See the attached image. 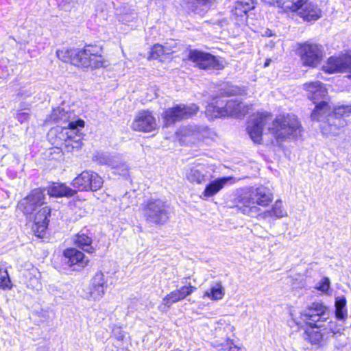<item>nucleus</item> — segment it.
<instances>
[{"instance_id":"nucleus-1","label":"nucleus","mask_w":351,"mask_h":351,"mask_svg":"<svg viewBox=\"0 0 351 351\" xmlns=\"http://www.w3.org/2000/svg\"><path fill=\"white\" fill-rule=\"evenodd\" d=\"M267 130L276 138H296L301 135L302 127L294 114H280L272 119L269 112L257 113L247 123V130L251 139L260 143L264 130Z\"/></svg>"},{"instance_id":"nucleus-2","label":"nucleus","mask_w":351,"mask_h":351,"mask_svg":"<svg viewBox=\"0 0 351 351\" xmlns=\"http://www.w3.org/2000/svg\"><path fill=\"white\" fill-rule=\"evenodd\" d=\"M273 196L269 190L261 186L242 190L237 197V202L242 205L241 209L244 214L253 216L258 211L256 204L267 206L271 202Z\"/></svg>"},{"instance_id":"nucleus-3","label":"nucleus","mask_w":351,"mask_h":351,"mask_svg":"<svg viewBox=\"0 0 351 351\" xmlns=\"http://www.w3.org/2000/svg\"><path fill=\"white\" fill-rule=\"evenodd\" d=\"M250 110V106L237 99L226 101L221 97H214L206 106L205 114L209 119L225 117H241Z\"/></svg>"},{"instance_id":"nucleus-4","label":"nucleus","mask_w":351,"mask_h":351,"mask_svg":"<svg viewBox=\"0 0 351 351\" xmlns=\"http://www.w3.org/2000/svg\"><path fill=\"white\" fill-rule=\"evenodd\" d=\"M267 5L282 9L284 12H297L304 21H316L321 17L322 11L307 0H263Z\"/></svg>"},{"instance_id":"nucleus-5","label":"nucleus","mask_w":351,"mask_h":351,"mask_svg":"<svg viewBox=\"0 0 351 351\" xmlns=\"http://www.w3.org/2000/svg\"><path fill=\"white\" fill-rule=\"evenodd\" d=\"M290 315L299 328H302L304 323L312 328H322L319 323L325 322L329 319L330 311L322 302H315L300 313V319L293 312L290 313Z\"/></svg>"},{"instance_id":"nucleus-6","label":"nucleus","mask_w":351,"mask_h":351,"mask_svg":"<svg viewBox=\"0 0 351 351\" xmlns=\"http://www.w3.org/2000/svg\"><path fill=\"white\" fill-rule=\"evenodd\" d=\"M142 213L146 221L153 224H163L169 219L165 203L160 199H150L142 208Z\"/></svg>"},{"instance_id":"nucleus-7","label":"nucleus","mask_w":351,"mask_h":351,"mask_svg":"<svg viewBox=\"0 0 351 351\" xmlns=\"http://www.w3.org/2000/svg\"><path fill=\"white\" fill-rule=\"evenodd\" d=\"M199 110V107L191 104L190 105L179 104L166 109L162 114L164 125L168 127L177 121L187 119L195 115Z\"/></svg>"},{"instance_id":"nucleus-8","label":"nucleus","mask_w":351,"mask_h":351,"mask_svg":"<svg viewBox=\"0 0 351 351\" xmlns=\"http://www.w3.org/2000/svg\"><path fill=\"white\" fill-rule=\"evenodd\" d=\"M189 60L193 62L196 66L202 69H223V62L209 53L198 50H190L188 55Z\"/></svg>"},{"instance_id":"nucleus-9","label":"nucleus","mask_w":351,"mask_h":351,"mask_svg":"<svg viewBox=\"0 0 351 351\" xmlns=\"http://www.w3.org/2000/svg\"><path fill=\"white\" fill-rule=\"evenodd\" d=\"M300 49L302 61L306 66L315 67L323 58L324 49L322 45L306 43Z\"/></svg>"},{"instance_id":"nucleus-10","label":"nucleus","mask_w":351,"mask_h":351,"mask_svg":"<svg viewBox=\"0 0 351 351\" xmlns=\"http://www.w3.org/2000/svg\"><path fill=\"white\" fill-rule=\"evenodd\" d=\"M44 198L45 194L41 189H34L19 202L18 208L31 218L34 212L44 204Z\"/></svg>"},{"instance_id":"nucleus-11","label":"nucleus","mask_w":351,"mask_h":351,"mask_svg":"<svg viewBox=\"0 0 351 351\" xmlns=\"http://www.w3.org/2000/svg\"><path fill=\"white\" fill-rule=\"evenodd\" d=\"M322 70L332 74L339 72L348 73L351 77V57L348 56H331L322 66Z\"/></svg>"},{"instance_id":"nucleus-12","label":"nucleus","mask_w":351,"mask_h":351,"mask_svg":"<svg viewBox=\"0 0 351 351\" xmlns=\"http://www.w3.org/2000/svg\"><path fill=\"white\" fill-rule=\"evenodd\" d=\"M131 128L138 132H152L157 128L156 120L151 112L143 110L136 114Z\"/></svg>"},{"instance_id":"nucleus-13","label":"nucleus","mask_w":351,"mask_h":351,"mask_svg":"<svg viewBox=\"0 0 351 351\" xmlns=\"http://www.w3.org/2000/svg\"><path fill=\"white\" fill-rule=\"evenodd\" d=\"M331 108L328 105V103L326 100L321 101L319 102L311 113V119L313 121H324L327 120V123L322 126L323 133L328 134H329L328 130H330V124H332L334 116L331 113ZM330 134H331L330 133Z\"/></svg>"},{"instance_id":"nucleus-14","label":"nucleus","mask_w":351,"mask_h":351,"mask_svg":"<svg viewBox=\"0 0 351 351\" xmlns=\"http://www.w3.org/2000/svg\"><path fill=\"white\" fill-rule=\"evenodd\" d=\"M210 170L214 171V167L212 165L199 164L190 168L186 174V177L191 183L202 184L213 178Z\"/></svg>"},{"instance_id":"nucleus-15","label":"nucleus","mask_w":351,"mask_h":351,"mask_svg":"<svg viewBox=\"0 0 351 351\" xmlns=\"http://www.w3.org/2000/svg\"><path fill=\"white\" fill-rule=\"evenodd\" d=\"M303 88L307 92V97L315 104L320 99L326 101L328 90L319 81L305 83L303 84Z\"/></svg>"},{"instance_id":"nucleus-16","label":"nucleus","mask_w":351,"mask_h":351,"mask_svg":"<svg viewBox=\"0 0 351 351\" xmlns=\"http://www.w3.org/2000/svg\"><path fill=\"white\" fill-rule=\"evenodd\" d=\"M51 209L48 206L41 208L34 217V224L32 230L35 234L38 237H43L48 226L49 217L50 216Z\"/></svg>"},{"instance_id":"nucleus-17","label":"nucleus","mask_w":351,"mask_h":351,"mask_svg":"<svg viewBox=\"0 0 351 351\" xmlns=\"http://www.w3.org/2000/svg\"><path fill=\"white\" fill-rule=\"evenodd\" d=\"M235 182V178L232 176L215 179L206 186L204 191L200 195V198L206 200L219 193L228 182L234 183Z\"/></svg>"},{"instance_id":"nucleus-18","label":"nucleus","mask_w":351,"mask_h":351,"mask_svg":"<svg viewBox=\"0 0 351 351\" xmlns=\"http://www.w3.org/2000/svg\"><path fill=\"white\" fill-rule=\"evenodd\" d=\"M197 288L195 286H183L180 289H176L166 295L162 299V304L170 307L173 304L181 301L190 295Z\"/></svg>"},{"instance_id":"nucleus-19","label":"nucleus","mask_w":351,"mask_h":351,"mask_svg":"<svg viewBox=\"0 0 351 351\" xmlns=\"http://www.w3.org/2000/svg\"><path fill=\"white\" fill-rule=\"evenodd\" d=\"M254 8V0H237L232 10V16L237 23H243L247 19V13Z\"/></svg>"},{"instance_id":"nucleus-20","label":"nucleus","mask_w":351,"mask_h":351,"mask_svg":"<svg viewBox=\"0 0 351 351\" xmlns=\"http://www.w3.org/2000/svg\"><path fill=\"white\" fill-rule=\"evenodd\" d=\"M84 254L75 248H68L64 251V262L69 267H74L73 270L84 267Z\"/></svg>"},{"instance_id":"nucleus-21","label":"nucleus","mask_w":351,"mask_h":351,"mask_svg":"<svg viewBox=\"0 0 351 351\" xmlns=\"http://www.w3.org/2000/svg\"><path fill=\"white\" fill-rule=\"evenodd\" d=\"M351 114V106L342 105L336 107L334 109L332 116H334L332 124H330V130L328 132L332 135L338 134L337 130H339L340 127H342L344 124V120H342L337 117H348Z\"/></svg>"},{"instance_id":"nucleus-22","label":"nucleus","mask_w":351,"mask_h":351,"mask_svg":"<svg viewBox=\"0 0 351 351\" xmlns=\"http://www.w3.org/2000/svg\"><path fill=\"white\" fill-rule=\"evenodd\" d=\"M106 280L101 272L97 273L92 279V287L90 292V296L94 300H99L104 295V289L106 288Z\"/></svg>"},{"instance_id":"nucleus-23","label":"nucleus","mask_w":351,"mask_h":351,"mask_svg":"<svg viewBox=\"0 0 351 351\" xmlns=\"http://www.w3.org/2000/svg\"><path fill=\"white\" fill-rule=\"evenodd\" d=\"M215 324V333L217 337H221V339H218L221 341L228 337V335L233 332L235 329L230 320L225 317L219 319Z\"/></svg>"},{"instance_id":"nucleus-24","label":"nucleus","mask_w":351,"mask_h":351,"mask_svg":"<svg viewBox=\"0 0 351 351\" xmlns=\"http://www.w3.org/2000/svg\"><path fill=\"white\" fill-rule=\"evenodd\" d=\"M315 328L311 327L304 331V339L313 345L321 346L324 339H327L325 332L322 330H315ZM319 329V328H316Z\"/></svg>"},{"instance_id":"nucleus-25","label":"nucleus","mask_w":351,"mask_h":351,"mask_svg":"<svg viewBox=\"0 0 351 351\" xmlns=\"http://www.w3.org/2000/svg\"><path fill=\"white\" fill-rule=\"evenodd\" d=\"M260 217L267 219L269 217H275L276 219L282 218L287 216L286 210L282 206V202L277 200L273 205L271 210H266L259 215Z\"/></svg>"},{"instance_id":"nucleus-26","label":"nucleus","mask_w":351,"mask_h":351,"mask_svg":"<svg viewBox=\"0 0 351 351\" xmlns=\"http://www.w3.org/2000/svg\"><path fill=\"white\" fill-rule=\"evenodd\" d=\"M347 301L345 296H339L335 298V317L338 320L345 321L348 317Z\"/></svg>"},{"instance_id":"nucleus-27","label":"nucleus","mask_w":351,"mask_h":351,"mask_svg":"<svg viewBox=\"0 0 351 351\" xmlns=\"http://www.w3.org/2000/svg\"><path fill=\"white\" fill-rule=\"evenodd\" d=\"M48 194L53 197H71L74 195L75 191L64 184H57L48 190Z\"/></svg>"},{"instance_id":"nucleus-28","label":"nucleus","mask_w":351,"mask_h":351,"mask_svg":"<svg viewBox=\"0 0 351 351\" xmlns=\"http://www.w3.org/2000/svg\"><path fill=\"white\" fill-rule=\"evenodd\" d=\"M225 295V291L220 282L215 284L209 289L206 290L203 297L208 298L212 300H220Z\"/></svg>"},{"instance_id":"nucleus-29","label":"nucleus","mask_w":351,"mask_h":351,"mask_svg":"<svg viewBox=\"0 0 351 351\" xmlns=\"http://www.w3.org/2000/svg\"><path fill=\"white\" fill-rule=\"evenodd\" d=\"M77 49V55L72 56L71 63L77 67H86L88 62L86 50L85 49L73 48Z\"/></svg>"},{"instance_id":"nucleus-30","label":"nucleus","mask_w":351,"mask_h":351,"mask_svg":"<svg viewBox=\"0 0 351 351\" xmlns=\"http://www.w3.org/2000/svg\"><path fill=\"white\" fill-rule=\"evenodd\" d=\"M213 344L219 350H228V351H244V350L240 347H238L237 346H232L233 340L231 339L230 337L226 338L225 339H223V341L215 340L213 342Z\"/></svg>"},{"instance_id":"nucleus-31","label":"nucleus","mask_w":351,"mask_h":351,"mask_svg":"<svg viewBox=\"0 0 351 351\" xmlns=\"http://www.w3.org/2000/svg\"><path fill=\"white\" fill-rule=\"evenodd\" d=\"M108 62L101 55H97L89 49V67L93 69H99L106 67Z\"/></svg>"},{"instance_id":"nucleus-32","label":"nucleus","mask_w":351,"mask_h":351,"mask_svg":"<svg viewBox=\"0 0 351 351\" xmlns=\"http://www.w3.org/2000/svg\"><path fill=\"white\" fill-rule=\"evenodd\" d=\"M117 14L120 15L119 20L128 23L132 21L134 18L136 13L134 10H131L127 5H122L117 9Z\"/></svg>"},{"instance_id":"nucleus-33","label":"nucleus","mask_w":351,"mask_h":351,"mask_svg":"<svg viewBox=\"0 0 351 351\" xmlns=\"http://www.w3.org/2000/svg\"><path fill=\"white\" fill-rule=\"evenodd\" d=\"M77 49L62 48L57 50L56 56L64 62H71L72 56L77 55Z\"/></svg>"},{"instance_id":"nucleus-34","label":"nucleus","mask_w":351,"mask_h":351,"mask_svg":"<svg viewBox=\"0 0 351 351\" xmlns=\"http://www.w3.org/2000/svg\"><path fill=\"white\" fill-rule=\"evenodd\" d=\"M72 184L73 187L79 191H86L88 187V173L82 172L73 180Z\"/></svg>"},{"instance_id":"nucleus-35","label":"nucleus","mask_w":351,"mask_h":351,"mask_svg":"<svg viewBox=\"0 0 351 351\" xmlns=\"http://www.w3.org/2000/svg\"><path fill=\"white\" fill-rule=\"evenodd\" d=\"M74 244L78 247L87 252L88 247V230H82L79 232L74 239Z\"/></svg>"},{"instance_id":"nucleus-36","label":"nucleus","mask_w":351,"mask_h":351,"mask_svg":"<svg viewBox=\"0 0 351 351\" xmlns=\"http://www.w3.org/2000/svg\"><path fill=\"white\" fill-rule=\"evenodd\" d=\"M342 327L335 321H330L327 325L323 328L326 337H333L335 335L341 333Z\"/></svg>"},{"instance_id":"nucleus-37","label":"nucleus","mask_w":351,"mask_h":351,"mask_svg":"<svg viewBox=\"0 0 351 351\" xmlns=\"http://www.w3.org/2000/svg\"><path fill=\"white\" fill-rule=\"evenodd\" d=\"M103 184L102 178L96 173L89 174V189L97 191L101 187Z\"/></svg>"},{"instance_id":"nucleus-38","label":"nucleus","mask_w":351,"mask_h":351,"mask_svg":"<svg viewBox=\"0 0 351 351\" xmlns=\"http://www.w3.org/2000/svg\"><path fill=\"white\" fill-rule=\"evenodd\" d=\"M12 284L6 269H0V288L2 289H11Z\"/></svg>"},{"instance_id":"nucleus-39","label":"nucleus","mask_w":351,"mask_h":351,"mask_svg":"<svg viewBox=\"0 0 351 351\" xmlns=\"http://www.w3.org/2000/svg\"><path fill=\"white\" fill-rule=\"evenodd\" d=\"M66 112L64 109L60 108L54 109L50 115V119L54 123L59 122L62 120H66Z\"/></svg>"},{"instance_id":"nucleus-40","label":"nucleus","mask_w":351,"mask_h":351,"mask_svg":"<svg viewBox=\"0 0 351 351\" xmlns=\"http://www.w3.org/2000/svg\"><path fill=\"white\" fill-rule=\"evenodd\" d=\"M243 92V90L238 86L228 85L225 88L222 89L221 94L226 96H231L234 95H241Z\"/></svg>"},{"instance_id":"nucleus-41","label":"nucleus","mask_w":351,"mask_h":351,"mask_svg":"<svg viewBox=\"0 0 351 351\" xmlns=\"http://www.w3.org/2000/svg\"><path fill=\"white\" fill-rule=\"evenodd\" d=\"M330 286V282L328 277H324L322 280L318 283L316 289L322 293H326Z\"/></svg>"},{"instance_id":"nucleus-42","label":"nucleus","mask_w":351,"mask_h":351,"mask_svg":"<svg viewBox=\"0 0 351 351\" xmlns=\"http://www.w3.org/2000/svg\"><path fill=\"white\" fill-rule=\"evenodd\" d=\"M84 121L83 120L73 121L68 123V128L73 132H77L84 127Z\"/></svg>"},{"instance_id":"nucleus-43","label":"nucleus","mask_w":351,"mask_h":351,"mask_svg":"<svg viewBox=\"0 0 351 351\" xmlns=\"http://www.w3.org/2000/svg\"><path fill=\"white\" fill-rule=\"evenodd\" d=\"M180 133L182 136V137H188L190 136L191 135L196 136L197 130L195 127L189 125L182 128L180 130Z\"/></svg>"},{"instance_id":"nucleus-44","label":"nucleus","mask_w":351,"mask_h":351,"mask_svg":"<svg viewBox=\"0 0 351 351\" xmlns=\"http://www.w3.org/2000/svg\"><path fill=\"white\" fill-rule=\"evenodd\" d=\"M164 48L160 45H155L150 52V57L153 59L159 58L164 53Z\"/></svg>"},{"instance_id":"nucleus-45","label":"nucleus","mask_w":351,"mask_h":351,"mask_svg":"<svg viewBox=\"0 0 351 351\" xmlns=\"http://www.w3.org/2000/svg\"><path fill=\"white\" fill-rule=\"evenodd\" d=\"M27 287L32 289L38 290L40 287V282L38 278L32 277L27 283Z\"/></svg>"},{"instance_id":"nucleus-46","label":"nucleus","mask_w":351,"mask_h":351,"mask_svg":"<svg viewBox=\"0 0 351 351\" xmlns=\"http://www.w3.org/2000/svg\"><path fill=\"white\" fill-rule=\"evenodd\" d=\"M115 169L114 173H118L123 177H126L128 175V169L125 165H120L116 167H113Z\"/></svg>"},{"instance_id":"nucleus-47","label":"nucleus","mask_w":351,"mask_h":351,"mask_svg":"<svg viewBox=\"0 0 351 351\" xmlns=\"http://www.w3.org/2000/svg\"><path fill=\"white\" fill-rule=\"evenodd\" d=\"M29 113L26 112H19L16 114V119L21 122L23 123L29 119Z\"/></svg>"},{"instance_id":"nucleus-48","label":"nucleus","mask_w":351,"mask_h":351,"mask_svg":"<svg viewBox=\"0 0 351 351\" xmlns=\"http://www.w3.org/2000/svg\"><path fill=\"white\" fill-rule=\"evenodd\" d=\"M116 338L119 341H122L124 338V335L122 333H120L116 336Z\"/></svg>"},{"instance_id":"nucleus-49","label":"nucleus","mask_w":351,"mask_h":351,"mask_svg":"<svg viewBox=\"0 0 351 351\" xmlns=\"http://www.w3.org/2000/svg\"><path fill=\"white\" fill-rule=\"evenodd\" d=\"M270 61H271V60H269V59L266 60V61H265V62L264 64V66L265 67L268 66L269 65Z\"/></svg>"},{"instance_id":"nucleus-50","label":"nucleus","mask_w":351,"mask_h":351,"mask_svg":"<svg viewBox=\"0 0 351 351\" xmlns=\"http://www.w3.org/2000/svg\"><path fill=\"white\" fill-rule=\"evenodd\" d=\"M101 47H99L98 48V51H101Z\"/></svg>"}]
</instances>
